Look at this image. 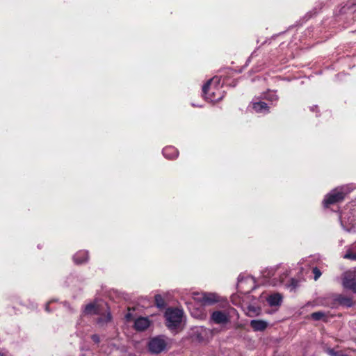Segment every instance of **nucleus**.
I'll return each instance as SVG.
<instances>
[{
	"label": "nucleus",
	"instance_id": "nucleus-1",
	"mask_svg": "<svg viewBox=\"0 0 356 356\" xmlns=\"http://www.w3.org/2000/svg\"><path fill=\"white\" fill-rule=\"evenodd\" d=\"M222 83H220V76H215L204 84L202 93L207 101L216 103L222 99Z\"/></svg>",
	"mask_w": 356,
	"mask_h": 356
},
{
	"label": "nucleus",
	"instance_id": "nucleus-2",
	"mask_svg": "<svg viewBox=\"0 0 356 356\" xmlns=\"http://www.w3.org/2000/svg\"><path fill=\"white\" fill-rule=\"evenodd\" d=\"M184 312L178 308H168L165 312V325L170 330L178 328L182 321Z\"/></svg>",
	"mask_w": 356,
	"mask_h": 356
},
{
	"label": "nucleus",
	"instance_id": "nucleus-3",
	"mask_svg": "<svg viewBox=\"0 0 356 356\" xmlns=\"http://www.w3.org/2000/svg\"><path fill=\"white\" fill-rule=\"evenodd\" d=\"M350 191L348 186H341L332 190L324 199L323 204L325 207H328L330 204L343 200L345 195Z\"/></svg>",
	"mask_w": 356,
	"mask_h": 356
},
{
	"label": "nucleus",
	"instance_id": "nucleus-4",
	"mask_svg": "<svg viewBox=\"0 0 356 356\" xmlns=\"http://www.w3.org/2000/svg\"><path fill=\"white\" fill-rule=\"evenodd\" d=\"M193 298L202 305H212L220 301V296L213 293L195 292L193 293Z\"/></svg>",
	"mask_w": 356,
	"mask_h": 356
},
{
	"label": "nucleus",
	"instance_id": "nucleus-5",
	"mask_svg": "<svg viewBox=\"0 0 356 356\" xmlns=\"http://www.w3.org/2000/svg\"><path fill=\"white\" fill-rule=\"evenodd\" d=\"M167 346V343L163 337L158 336L149 339L147 348L148 350L152 353L158 355L163 352Z\"/></svg>",
	"mask_w": 356,
	"mask_h": 356
},
{
	"label": "nucleus",
	"instance_id": "nucleus-6",
	"mask_svg": "<svg viewBox=\"0 0 356 356\" xmlns=\"http://www.w3.org/2000/svg\"><path fill=\"white\" fill-rule=\"evenodd\" d=\"M237 286L239 291L247 293L254 289L255 281L252 277H243L240 275L238 280Z\"/></svg>",
	"mask_w": 356,
	"mask_h": 356
},
{
	"label": "nucleus",
	"instance_id": "nucleus-7",
	"mask_svg": "<svg viewBox=\"0 0 356 356\" xmlns=\"http://www.w3.org/2000/svg\"><path fill=\"white\" fill-rule=\"evenodd\" d=\"M343 286L356 293V278L350 273H346L342 282Z\"/></svg>",
	"mask_w": 356,
	"mask_h": 356
},
{
	"label": "nucleus",
	"instance_id": "nucleus-8",
	"mask_svg": "<svg viewBox=\"0 0 356 356\" xmlns=\"http://www.w3.org/2000/svg\"><path fill=\"white\" fill-rule=\"evenodd\" d=\"M150 321L147 317H139L134 322V328L137 331H145L150 325Z\"/></svg>",
	"mask_w": 356,
	"mask_h": 356
},
{
	"label": "nucleus",
	"instance_id": "nucleus-9",
	"mask_svg": "<svg viewBox=\"0 0 356 356\" xmlns=\"http://www.w3.org/2000/svg\"><path fill=\"white\" fill-rule=\"evenodd\" d=\"M88 252L86 250H79L74 256L73 260L76 264H82L88 260Z\"/></svg>",
	"mask_w": 356,
	"mask_h": 356
},
{
	"label": "nucleus",
	"instance_id": "nucleus-10",
	"mask_svg": "<svg viewBox=\"0 0 356 356\" xmlns=\"http://www.w3.org/2000/svg\"><path fill=\"white\" fill-rule=\"evenodd\" d=\"M163 156L168 159H175L179 155V152L173 146H167L163 149Z\"/></svg>",
	"mask_w": 356,
	"mask_h": 356
},
{
	"label": "nucleus",
	"instance_id": "nucleus-11",
	"mask_svg": "<svg viewBox=\"0 0 356 356\" xmlns=\"http://www.w3.org/2000/svg\"><path fill=\"white\" fill-rule=\"evenodd\" d=\"M254 331H264L268 325V323L264 320H252L250 323Z\"/></svg>",
	"mask_w": 356,
	"mask_h": 356
},
{
	"label": "nucleus",
	"instance_id": "nucleus-12",
	"mask_svg": "<svg viewBox=\"0 0 356 356\" xmlns=\"http://www.w3.org/2000/svg\"><path fill=\"white\" fill-rule=\"evenodd\" d=\"M282 301V296L280 293H274L267 298L268 305L271 307L280 305Z\"/></svg>",
	"mask_w": 356,
	"mask_h": 356
},
{
	"label": "nucleus",
	"instance_id": "nucleus-13",
	"mask_svg": "<svg viewBox=\"0 0 356 356\" xmlns=\"http://www.w3.org/2000/svg\"><path fill=\"white\" fill-rule=\"evenodd\" d=\"M84 313L85 314H99L100 309L98 305L94 303H90L86 305Z\"/></svg>",
	"mask_w": 356,
	"mask_h": 356
},
{
	"label": "nucleus",
	"instance_id": "nucleus-14",
	"mask_svg": "<svg viewBox=\"0 0 356 356\" xmlns=\"http://www.w3.org/2000/svg\"><path fill=\"white\" fill-rule=\"evenodd\" d=\"M252 108L257 113H266L268 111L267 104L263 102H254L252 103Z\"/></svg>",
	"mask_w": 356,
	"mask_h": 356
},
{
	"label": "nucleus",
	"instance_id": "nucleus-15",
	"mask_svg": "<svg viewBox=\"0 0 356 356\" xmlns=\"http://www.w3.org/2000/svg\"><path fill=\"white\" fill-rule=\"evenodd\" d=\"M261 313V308L254 305H248L246 308V314L250 317L259 315Z\"/></svg>",
	"mask_w": 356,
	"mask_h": 356
},
{
	"label": "nucleus",
	"instance_id": "nucleus-16",
	"mask_svg": "<svg viewBox=\"0 0 356 356\" xmlns=\"http://www.w3.org/2000/svg\"><path fill=\"white\" fill-rule=\"evenodd\" d=\"M211 322H213L217 324L222 323V311H216L211 314Z\"/></svg>",
	"mask_w": 356,
	"mask_h": 356
},
{
	"label": "nucleus",
	"instance_id": "nucleus-17",
	"mask_svg": "<svg viewBox=\"0 0 356 356\" xmlns=\"http://www.w3.org/2000/svg\"><path fill=\"white\" fill-rule=\"evenodd\" d=\"M111 321V315L110 312H108L106 314H102L99 317L97 318V323L101 326L106 324L109 321Z\"/></svg>",
	"mask_w": 356,
	"mask_h": 356
},
{
	"label": "nucleus",
	"instance_id": "nucleus-18",
	"mask_svg": "<svg viewBox=\"0 0 356 356\" xmlns=\"http://www.w3.org/2000/svg\"><path fill=\"white\" fill-rule=\"evenodd\" d=\"M154 303L155 305L161 309H163L166 307L165 300L160 294H157L154 296Z\"/></svg>",
	"mask_w": 356,
	"mask_h": 356
},
{
	"label": "nucleus",
	"instance_id": "nucleus-19",
	"mask_svg": "<svg viewBox=\"0 0 356 356\" xmlns=\"http://www.w3.org/2000/svg\"><path fill=\"white\" fill-rule=\"evenodd\" d=\"M356 248V243H355L352 248L347 251V252L344 255L345 259L356 260V251H355L354 248Z\"/></svg>",
	"mask_w": 356,
	"mask_h": 356
},
{
	"label": "nucleus",
	"instance_id": "nucleus-20",
	"mask_svg": "<svg viewBox=\"0 0 356 356\" xmlns=\"http://www.w3.org/2000/svg\"><path fill=\"white\" fill-rule=\"evenodd\" d=\"M311 316L314 320L318 321L323 319L325 316V314L323 312H317L312 313Z\"/></svg>",
	"mask_w": 356,
	"mask_h": 356
},
{
	"label": "nucleus",
	"instance_id": "nucleus-21",
	"mask_svg": "<svg viewBox=\"0 0 356 356\" xmlns=\"http://www.w3.org/2000/svg\"><path fill=\"white\" fill-rule=\"evenodd\" d=\"M326 353L330 356H348L341 351H335L334 349L327 348Z\"/></svg>",
	"mask_w": 356,
	"mask_h": 356
},
{
	"label": "nucleus",
	"instance_id": "nucleus-22",
	"mask_svg": "<svg viewBox=\"0 0 356 356\" xmlns=\"http://www.w3.org/2000/svg\"><path fill=\"white\" fill-rule=\"evenodd\" d=\"M337 300L341 304H345V305H350V299L347 298H344L343 296H342L341 295L339 296Z\"/></svg>",
	"mask_w": 356,
	"mask_h": 356
},
{
	"label": "nucleus",
	"instance_id": "nucleus-23",
	"mask_svg": "<svg viewBox=\"0 0 356 356\" xmlns=\"http://www.w3.org/2000/svg\"><path fill=\"white\" fill-rule=\"evenodd\" d=\"M313 273L314 274V280H317L321 275V270L317 268H313Z\"/></svg>",
	"mask_w": 356,
	"mask_h": 356
},
{
	"label": "nucleus",
	"instance_id": "nucleus-24",
	"mask_svg": "<svg viewBox=\"0 0 356 356\" xmlns=\"http://www.w3.org/2000/svg\"><path fill=\"white\" fill-rule=\"evenodd\" d=\"M91 339L92 340V341L97 344H99L100 343V337L98 334H92L91 336Z\"/></svg>",
	"mask_w": 356,
	"mask_h": 356
},
{
	"label": "nucleus",
	"instance_id": "nucleus-25",
	"mask_svg": "<svg viewBox=\"0 0 356 356\" xmlns=\"http://www.w3.org/2000/svg\"><path fill=\"white\" fill-rule=\"evenodd\" d=\"M268 99H270L271 101L276 100L277 96L275 94L272 93V94L269 95V97H268Z\"/></svg>",
	"mask_w": 356,
	"mask_h": 356
},
{
	"label": "nucleus",
	"instance_id": "nucleus-26",
	"mask_svg": "<svg viewBox=\"0 0 356 356\" xmlns=\"http://www.w3.org/2000/svg\"><path fill=\"white\" fill-rule=\"evenodd\" d=\"M125 318H126L127 321H131L132 318L131 314H130V313L127 314L125 316Z\"/></svg>",
	"mask_w": 356,
	"mask_h": 356
},
{
	"label": "nucleus",
	"instance_id": "nucleus-27",
	"mask_svg": "<svg viewBox=\"0 0 356 356\" xmlns=\"http://www.w3.org/2000/svg\"><path fill=\"white\" fill-rule=\"evenodd\" d=\"M49 303H47L46 305V308H45L47 312H49Z\"/></svg>",
	"mask_w": 356,
	"mask_h": 356
},
{
	"label": "nucleus",
	"instance_id": "nucleus-28",
	"mask_svg": "<svg viewBox=\"0 0 356 356\" xmlns=\"http://www.w3.org/2000/svg\"><path fill=\"white\" fill-rule=\"evenodd\" d=\"M216 332H217V331H216V330H215V329H213V330H212V334H215V333H216Z\"/></svg>",
	"mask_w": 356,
	"mask_h": 356
},
{
	"label": "nucleus",
	"instance_id": "nucleus-29",
	"mask_svg": "<svg viewBox=\"0 0 356 356\" xmlns=\"http://www.w3.org/2000/svg\"><path fill=\"white\" fill-rule=\"evenodd\" d=\"M223 321H224V323H225V321H227L225 316H224V318H223Z\"/></svg>",
	"mask_w": 356,
	"mask_h": 356
},
{
	"label": "nucleus",
	"instance_id": "nucleus-30",
	"mask_svg": "<svg viewBox=\"0 0 356 356\" xmlns=\"http://www.w3.org/2000/svg\"><path fill=\"white\" fill-rule=\"evenodd\" d=\"M0 356H4L2 353H0Z\"/></svg>",
	"mask_w": 356,
	"mask_h": 356
}]
</instances>
